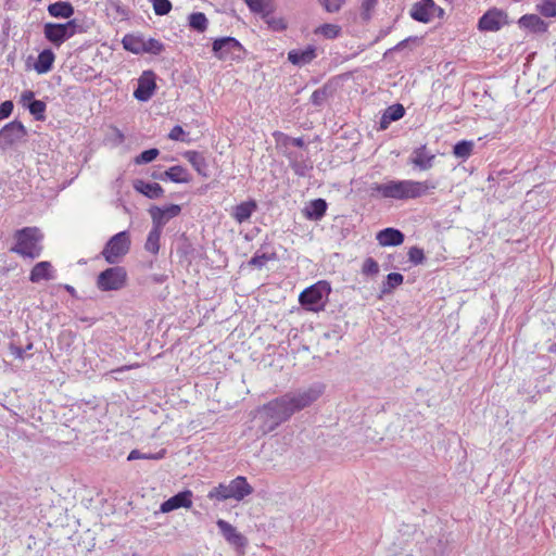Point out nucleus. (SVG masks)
<instances>
[{
	"instance_id": "1",
	"label": "nucleus",
	"mask_w": 556,
	"mask_h": 556,
	"mask_svg": "<svg viewBox=\"0 0 556 556\" xmlns=\"http://www.w3.org/2000/svg\"><path fill=\"white\" fill-rule=\"evenodd\" d=\"M325 392V386L316 382L307 389L288 392L276 397L258 408L264 417L262 430L264 433L274 431L282 422L316 402Z\"/></svg>"
},
{
	"instance_id": "2",
	"label": "nucleus",
	"mask_w": 556,
	"mask_h": 556,
	"mask_svg": "<svg viewBox=\"0 0 556 556\" xmlns=\"http://www.w3.org/2000/svg\"><path fill=\"white\" fill-rule=\"evenodd\" d=\"M437 187L438 181L433 179L424 181L389 180L386 184L372 182L368 191L371 198L406 201L426 195Z\"/></svg>"
},
{
	"instance_id": "3",
	"label": "nucleus",
	"mask_w": 556,
	"mask_h": 556,
	"mask_svg": "<svg viewBox=\"0 0 556 556\" xmlns=\"http://www.w3.org/2000/svg\"><path fill=\"white\" fill-rule=\"evenodd\" d=\"M13 238L15 243L10 248V252L30 260H35L41 255L43 251V233L38 227L27 226L17 229Z\"/></svg>"
},
{
	"instance_id": "4",
	"label": "nucleus",
	"mask_w": 556,
	"mask_h": 556,
	"mask_svg": "<svg viewBox=\"0 0 556 556\" xmlns=\"http://www.w3.org/2000/svg\"><path fill=\"white\" fill-rule=\"evenodd\" d=\"M254 489L248 482L247 478L243 476H238L232 479L229 484L219 483L217 486H214L207 494L210 500H217L219 502L226 500H236L238 502L242 501L244 497L251 495Z\"/></svg>"
},
{
	"instance_id": "5",
	"label": "nucleus",
	"mask_w": 556,
	"mask_h": 556,
	"mask_svg": "<svg viewBox=\"0 0 556 556\" xmlns=\"http://www.w3.org/2000/svg\"><path fill=\"white\" fill-rule=\"evenodd\" d=\"M331 286L326 280H320L304 289L299 295L301 306L311 312H319L325 308Z\"/></svg>"
},
{
	"instance_id": "6",
	"label": "nucleus",
	"mask_w": 556,
	"mask_h": 556,
	"mask_svg": "<svg viewBox=\"0 0 556 556\" xmlns=\"http://www.w3.org/2000/svg\"><path fill=\"white\" fill-rule=\"evenodd\" d=\"M130 247V233L128 230H123L106 241L100 254L108 264L116 265L129 253Z\"/></svg>"
},
{
	"instance_id": "7",
	"label": "nucleus",
	"mask_w": 556,
	"mask_h": 556,
	"mask_svg": "<svg viewBox=\"0 0 556 556\" xmlns=\"http://www.w3.org/2000/svg\"><path fill=\"white\" fill-rule=\"evenodd\" d=\"M212 52L220 61H242L247 54L245 48L235 37H218L212 42Z\"/></svg>"
},
{
	"instance_id": "8",
	"label": "nucleus",
	"mask_w": 556,
	"mask_h": 556,
	"mask_svg": "<svg viewBox=\"0 0 556 556\" xmlns=\"http://www.w3.org/2000/svg\"><path fill=\"white\" fill-rule=\"evenodd\" d=\"M127 281L128 274L126 268L116 265L100 271L96 280V286L103 292L118 291L127 286Z\"/></svg>"
},
{
	"instance_id": "9",
	"label": "nucleus",
	"mask_w": 556,
	"mask_h": 556,
	"mask_svg": "<svg viewBox=\"0 0 556 556\" xmlns=\"http://www.w3.org/2000/svg\"><path fill=\"white\" fill-rule=\"evenodd\" d=\"M511 21L508 14L498 8H491L478 20L477 28L480 31H498L503 26L509 25Z\"/></svg>"
},
{
	"instance_id": "10",
	"label": "nucleus",
	"mask_w": 556,
	"mask_h": 556,
	"mask_svg": "<svg viewBox=\"0 0 556 556\" xmlns=\"http://www.w3.org/2000/svg\"><path fill=\"white\" fill-rule=\"evenodd\" d=\"M27 134V128L18 119L5 124L0 129V149L7 150L12 148L16 142L24 139Z\"/></svg>"
},
{
	"instance_id": "11",
	"label": "nucleus",
	"mask_w": 556,
	"mask_h": 556,
	"mask_svg": "<svg viewBox=\"0 0 556 556\" xmlns=\"http://www.w3.org/2000/svg\"><path fill=\"white\" fill-rule=\"evenodd\" d=\"M152 226L163 230L164 226L172 219L177 217L181 213V206L178 204H167L162 207L152 205L148 210Z\"/></svg>"
},
{
	"instance_id": "12",
	"label": "nucleus",
	"mask_w": 556,
	"mask_h": 556,
	"mask_svg": "<svg viewBox=\"0 0 556 556\" xmlns=\"http://www.w3.org/2000/svg\"><path fill=\"white\" fill-rule=\"evenodd\" d=\"M156 75L152 70L144 71L138 79L134 97L142 102L149 101L156 91Z\"/></svg>"
},
{
	"instance_id": "13",
	"label": "nucleus",
	"mask_w": 556,
	"mask_h": 556,
	"mask_svg": "<svg viewBox=\"0 0 556 556\" xmlns=\"http://www.w3.org/2000/svg\"><path fill=\"white\" fill-rule=\"evenodd\" d=\"M45 38L54 47H61L65 41L72 38L70 30L65 23L48 22L43 25Z\"/></svg>"
},
{
	"instance_id": "14",
	"label": "nucleus",
	"mask_w": 556,
	"mask_h": 556,
	"mask_svg": "<svg viewBox=\"0 0 556 556\" xmlns=\"http://www.w3.org/2000/svg\"><path fill=\"white\" fill-rule=\"evenodd\" d=\"M216 526L219 529L224 539L232 545L236 549L242 551L248 545V539L237 529L224 519H218Z\"/></svg>"
},
{
	"instance_id": "15",
	"label": "nucleus",
	"mask_w": 556,
	"mask_h": 556,
	"mask_svg": "<svg viewBox=\"0 0 556 556\" xmlns=\"http://www.w3.org/2000/svg\"><path fill=\"white\" fill-rule=\"evenodd\" d=\"M435 154L432 153L427 144H421L413 150L408 163L419 170H429L433 167Z\"/></svg>"
},
{
	"instance_id": "16",
	"label": "nucleus",
	"mask_w": 556,
	"mask_h": 556,
	"mask_svg": "<svg viewBox=\"0 0 556 556\" xmlns=\"http://www.w3.org/2000/svg\"><path fill=\"white\" fill-rule=\"evenodd\" d=\"M21 103L29 111L35 121H46L47 104L45 101L36 99L34 91L25 90L21 96Z\"/></svg>"
},
{
	"instance_id": "17",
	"label": "nucleus",
	"mask_w": 556,
	"mask_h": 556,
	"mask_svg": "<svg viewBox=\"0 0 556 556\" xmlns=\"http://www.w3.org/2000/svg\"><path fill=\"white\" fill-rule=\"evenodd\" d=\"M192 491L186 489L164 501L160 506V513L166 514L178 508H190L192 506Z\"/></svg>"
},
{
	"instance_id": "18",
	"label": "nucleus",
	"mask_w": 556,
	"mask_h": 556,
	"mask_svg": "<svg viewBox=\"0 0 556 556\" xmlns=\"http://www.w3.org/2000/svg\"><path fill=\"white\" fill-rule=\"evenodd\" d=\"M439 10L443 12L441 8H438L433 0H420L416 2L410 9V16L413 20L420 23H429L433 17V11Z\"/></svg>"
},
{
	"instance_id": "19",
	"label": "nucleus",
	"mask_w": 556,
	"mask_h": 556,
	"mask_svg": "<svg viewBox=\"0 0 556 556\" xmlns=\"http://www.w3.org/2000/svg\"><path fill=\"white\" fill-rule=\"evenodd\" d=\"M519 28L532 34L542 35L548 31L549 24L538 14H525L518 21Z\"/></svg>"
},
{
	"instance_id": "20",
	"label": "nucleus",
	"mask_w": 556,
	"mask_h": 556,
	"mask_svg": "<svg viewBox=\"0 0 556 556\" xmlns=\"http://www.w3.org/2000/svg\"><path fill=\"white\" fill-rule=\"evenodd\" d=\"M317 58V48L308 45L304 49H292L288 52V61L294 66L302 67Z\"/></svg>"
},
{
	"instance_id": "21",
	"label": "nucleus",
	"mask_w": 556,
	"mask_h": 556,
	"mask_svg": "<svg viewBox=\"0 0 556 556\" xmlns=\"http://www.w3.org/2000/svg\"><path fill=\"white\" fill-rule=\"evenodd\" d=\"M376 240L381 247H399L405 240V235L397 228L387 227L376 233Z\"/></svg>"
},
{
	"instance_id": "22",
	"label": "nucleus",
	"mask_w": 556,
	"mask_h": 556,
	"mask_svg": "<svg viewBox=\"0 0 556 556\" xmlns=\"http://www.w3.org/2000/svg\"><path fill=\"white\" fill-rule=\"evenodd\" d=\"M132 188L136 192L151 200H156L164 195V189L157 182L146 181L143 179H135L132 181Z\"/></svg>"
},
{
	"instance_id": "23",
	"label": "nucleus",
	"mask_w": 556,
	"mask_h": 556,
	"mask_svg": "<svg viewBox=\"0 0 556 556\" xmlns=\"http://www.w3.org/2000/svg\"><path fill=\"white\" fill-rule=\"evenodd\" d=\"M182 155L201 177L208 178L211 176L207 160L202 152L190 150Z\"/></svg>"
},
{
	"instance_id": "24",
	"label": "nucleus",
	"mask_w": 556,
	"mask_h": 556,
	"mask_svg": "<svg viewBox=\"0 0 556 556\" xmlns=\"http://www.w3.org/2000/svg\"><path fill=\"white\" fill-rule=\"evenodd\" d=\"M328 203L325 199L318 198L309 201L302 210L304 217L308 220H320L327 213Z\"/></svg>"
},
{
	"instance_id": "25",
	"label": "nucleus",
	"mask_w": 556,
	"mask_h": 556,
	"mask_svg": "<svg viewBox=\"0 0 556 556\" xmlns=\"http://www.w3.org/2000/svg\"><path fill=\"white\" fill-rule=\"evenodd\" d=\"M177 247L176 251L180 257V262H187L191 264L192 260L195 257V248L191 239L187 236L186 232L180 233L177 237Z\"/></svg>"
},
{
	"instance_id": "26",
	"label": "nucleus",
	"mask_w": 556,
	"mask_h": 556,
	"mask_svg": "<svg viewBox=\"0 0 556 556\" xmlns=\"http://www.w3.org/2000/svg\"><path fill=\"white\" fill-rule=\"evenodd\" d=\"M54 278V269L49 261H41L34 265L29 273V281L38 283L41 280H51Z\"/></svg>"
},
{
	"instance_id": "27",
	"label": "nucleus",
	"mask_w": 556,
	"mask_h": 556,
	"mask_svg": "<svg viewBox=\"0 0 556 556\" xmlns=\"http://www.w3.org/2000/svg\"><path fill=\"white\" fill-rule=\"evenodd\" d=\"M405 115V108L401 103H394L388 106L380 118L379 130H386L391 123L401 119Z\"/></svg>"
},
{
	"instance_id": "28",
	"label": "nucleus",
	"mask_w": 556,
	"mask_h": 556,
	"mask_svg": "<svg viewBox=\"0 0 556 556\" xmlns=\"http://www.w3.org/2000/svg\"><path fill=\"white\" fill-rule=\"evenodd\" d=\"M256 210L257 202L253 199H250L233 206L231 211V216L236 222L242 224L249 220Z\"/></svg>"
},
{
	"instance_id": "29",
	"label": "nucleus",
	"mask_w": 556,
	"mask_h": 556,
	"mask_svg": "<svg viewBox=\"0 0 556 556\" xmlns=\"http://www.w3.org/2000/svg\"><path fill=\"white\" fill-rule=\"evenodd\" d=\"M55 54L50 48H46L39 52L33 67L38 74H46L53 68Z\"/></svg>"
},
{
	"instance_id": "30",
	"label": "nucleus",
	"mask_w": 556,
	"mask_h": 556,
	"mask_svg": "<svg viewBox=\"0 0 556 556\" xmlns=\"http://www.w3.org/2000/svg\"><path fill=\"white\" fill-rule=\"evenodd\" d=\"M47 10L50 16L63 20L71 18L75 13V9L70 1H56L50 3Z\"/></svg>"
},
{
	"instance_id": "31",
	"label": "nucleus",
	"mask_w": 556,
	"mask_h": 556,
	"mask_svg": "<svg viewBox=\"0 0 556 556\" xmlns=\"http://www.w3.org/2000/svg\"><path fill=\"white\" fill-rule=\"evenodd\" d=\"M250 11L261 15L262 20L269 17L275 11L274 0H243Z\"/></svg>"
},
{
	"instance_id": "32",
	"label": "nucleus",
	"mask_w": 556,
	"mask_h": 556,
	"mask_svg": "<svg viewBox=\"0 0 556 556\" xmlns=\"http://www.w3.org/2000/svg\"><path fill=\"white\" fill-rule=\"evenodd\" d=\"M164 176L167 177V180L175 184H189L192 181V175L181 165L170 166L164 170Z\"/></svg>"
},
{
	"instance_id": "33",
	"label": "nucleus",
	"mask_w": 556,
	"mask_h": 556,
	"mask_svg": "<svg viewBox=\"0 0 556 556\" xmlns=\"http://www.w3.org/2000/svg\"><path fill=\"white\" fill-rule=\"evenodd\" d=\"M143 35L142 34H126L122 39L123 48L134 54H142L143 49Z\"/></svg>"
},
{
	"instance_id": "34",
	"label": "nucleus",
	"mask_w": 556,
	"mask_h": 556,
	"mask_svg": "<svg viewBox=\"0 0 556 556\" xmlns=\"http://www.w3.org/2000/svg\"><path fill=\"white\" fill-rule=\"evenodd\" d=\"M404 282V276L400 273H390L380 286L379 299L383 295L391 294L397 287Z\"/></svg>"
},
{
	"instance_id": "35",
	"label": "nucleus",
	"mask_w": 556,
	"mask_h": 556,
	"mask_svg": "<svg viewBox=\"0 0 556 556\" xmlns=\"http://www.w3.org/2000/svg\"><path fill=\"white\" fill-rule=\"evenodd\" d=\"M188 27L193 31L202 34L208 27V20L203 12H193L188 16Z\"/></svg>"
},
{
	"instance_id": "36",
	"label": "nucleus",
	"mask_w": 556,
	"mask_h": 556,
	"mask_svg": "<svg viewBox=\"0 0 556 556\" xmlns=\"http://www.w3.org/2000/svg\"><path fill=\"white\" fill-rule=\"evenodd\" d=\"M277 258H278V255L275 251H271V252L266 251V252L261 253V250H258L249 260L248 265L251 267L262 269L267 262L276 261Z\"/></svg>"
},
{
	"instance_id": "37",
	"label": "nucleus",
	"mask_w": 556,
	"mask_h": 556,
	"mask_svg": "<svg viewBox=\"0 0 556 556\" xmlns=\"http://www.w3.org/2000/svg\"><path fill=\"white\" fill-rule=\"evenodd\" d=\"M162 231H163L162 229L152 226L151 230L148 233L146 243H144L146 251H148L154 255H156L159 253L160 239L162 236Z\"/></svg>"
},
{
	"instance_id": "38",
	"label": "nucleus",
	"mask_w": 556,
	"mask_h": 556,
	"mask_svg": "<svg viewBox=\"0 0 556 556\" xmlns=\"http://www.w3.org/2000/svg\"><path fill=\"white\" fill-rule=\"evenodd\" d=\"M333 88L327 83L323 87L316 89L311 96V102L315 106H323L326 100L332 96Z\"/></svg>"
},
{
	"instance_id": "39",
	"label": "nucleus",
	"mask_w": 556,
	"mask_h": 556,
	"mask_svg": "<svg viewBox=\"0 0 556 556\" xmlns=\"http://www.w3.org/2000/svg\"><path fill=\"white\" fill-rule=\"evenodd\" d=\"M473 147V141L460 140L453 146V155L455 157L466 160L471 155Z\"/></svg>"
},
{
	"instance_id": "40",
	"label": "nucleus",
	"mask_w": 556,
	"mask_h": 556,
	"mask_svg": "<svg viewBox=\"0 0 556 556\" xmlns=\"http://www.w3.org/2000/svg\"><path fill=\"white\" fill-rule=\"evenodd\" d=\"M341 26L337 24L325 23L317 28H315L314 34L320 35L327 39H334L341 35Z\"/></svg>"
},
{
	"instance_id": "41",
	"label": "nucleus",
	"mask_w": 556,
	"mask_h": 556,
	"mask_svg": "<svg viewBox=\"0 0 556 556\" xmlns=\"http://www.w3.org/2000/svg\"><path fill=\"white\" fill-rule=\"evenodd\" d=\"M535 10L544 17H556V0H543L535 5Z\"/></svg>"
},
{
	"instance_id": "42",
	"label": "nucleus",
	"mask_w": 556,
	"mask_h": 556,
	"mask_svg": "<svg viewBox=\"0 0 556 556\" xmlns=\"http://www.w3.org/2000/svg\"><path fill=\"white\" fill-rule=\"evenodd\" d=\"M160 155V150L157 148H150L148 150L139 153L135 159L134 163L136 165L149 164L153 162Z\"/></svg>"
},
{
	"instance_id": "43",
	"label": "nucleus",
	"mask_w": 556,
	"mask_h": 556,
	"mask_svg": "<svg viewBox=\"0 0 556 556\" xmlns=\"http://www.w3.org/2000/svg\"><path fill=\"white\" fill-rule=\"evenodd\" d=\"M290 167L293 173L299 177H306L308 172L313 169V165L305 160H292L290 161Z\"/></svg>"
},
{
	"instance_id": "44",
	"label": "nucleus",
	"mask_w": 556,
	"mask_h": 556,
	"mask_svg": "<svg viewBox=\"0 0 556 556\" xmlns=\"http://www.w3.org/2000/svg\"><path fill=\"white\" fill-rule=\"evenodd\" d=\"M143 53L159 55L165 50V45L155 38H149L148 40L143 38Z\"/></svg>"
},
{
	"instance_id": "45",
	"label": "nucleus",
	"mask_w": 556,
	"mask_h": 556,
	"mask_svg": "<svg viewBox=\"0 0 556 556\" xmlns=\"http://www.w3.org/2000/svg\"><path fill=\"white\" fill-rule=\"evenodd\" d=\"M268 28H270L274 31H283L288 27V23L286 20L281 16H273V14H269V17L263 20Z\"/></svg>"
},
{
	"instance_id": "46",
	"label": "nucleus",
	"mask_w": 556,
	"mask_h": 556,
	"mask_svg": "<svg viewBox=\"0 0 556 556\" xmlns=\"http://www.w3.org/2000/svg\"><path fill=\"white\" fill-rule=\"evenodd\" d=\"M420 41H421V38H419L417 36H409V37L405 38L404 40L400 41L399 43H396L394 47L388 49L384 52L383 58L387 59L393 52H397V51L404 50L405 48L408 47L409 43H417V42H420Z\"/></svg>"
},
{
	"instance_id": "47",
	"label": "nucleus",
	"mask_w": 556,
	"mask_h": 556,
	"mask_svg": "<svg viewBox=\"0 0 556 556\" xmlns=\"http://www.w3.org/2000/svg\"><path fill=\"white\" fill-rule=\"evenodd\" d=\"M362 273L365 276L374 277L379 274V265L372 257H367L362 266Z\"/></svg>"
},
{
	"instance_id": "48",
	"label": "nucleus",
	"mask_w": 556,
	"mask_h": 556,
	"mask_svg": "<svg viewBox=\"0 0 556 556\" xmlns=\"http://www.w3.org/2000/svg\"><path fill=\"white\" fill-rule=\"evenodd\" d=\"M408 261L414 265H420L426 261L425 252L419 247H412L408 250Z\"/></svg>"
},
{
	"instance_id": "49",
	"label": "nucleus",
	"mask_w": 556,
	"mask_h": 556,
	"mask_svg": "<svg viewBox=\"0 0 556 556\" xmlns=\"http://www.w3.org/2000/svg\"><path fill=\"white\" fill-rule=\"evenodd\" d=\"M346 0H318L323 9L328 13H337L341 10Z\"/></svg>"
},
{
	"instance_id": "50",
	"label": "nucleus",
	"mask_w": 556,
	"mask_h": 556,
	"mask_svg": "<svg viewBox=\"0 0 556 556\" xmlns=\"http://www.w3.org/2000/svg\"><path fill=\"white\" fill-rule=\"evenodd\" d=\"M378 4V0H363L361 7V17L363 21L367 22L371 18V13Z\"/></svg>"
},
{
	"instance_id": "51",
	"label": "nucleus",
	"mask_w": 556,
	"mask_h": 556,
	"mask_svg": "<svg viewBox=\"0 0 556 556\" xmlns=\"http://www.w3.org/2000/svg\"><path fill=\"white\" fill-rule=\"evenodd\" d=\"M186 131L180 125H175L168 134V138L174 141L188 142L189 139H186Z\"/></svg>"
},
{
	"instance_id": "52",
	"label": "nucleus",
	"mask_w": 556,
	"mask_h": 556,
	"mask_svg": "<svg viewBox=\"0 0 556 556\" xmlns=\"http://www.w3.org/2000/svg\"><path fill=\"white\" fill-rule=\"evenodd\" d=\"M14 110V103L12 100H5L0 104V122L9 118Z\"/></svg>"
},
{
	"instance_id": "53",
	"label": "nucleus",
	"mask_w": 556,
	"mask_h": 556,
	"mask_svg": "<svg viewBox=\"0 0 556 556\" xmlns=\"http://www.w3.org/2000/svg\"><path fill=\"white\" fill-rule=\"evenodd\" d=\"M10 352L14 355L17 359H24L26 357L25 350H23V346L15 343L14 341H11L9 344Z\"/></svg>"
},
{
	"instance_id": "54",
	"label": "nucleus",
	"mask_w": 556,
	"mask_h": 556,
	"mask_svg": "<svg viewBox=\"0 0 556 556\" xmlns=\"http://www.w3.org/2000/svg\"><path fill=\"white\" fill-rule=\"evenodd\" d=\"M273 137L277 144L288 146L291 144L292 141V137L278 130L273 132Z\"/></svg>"
},
{
	"instance_id": "55",
	"label": "nucleus",
	"mask_w": 556,
	"mask_h": 556,
	"mask_svg": "<svg viewBox=\"0 0 556 556\" xmlns=\"http://www.w3.org/2000/svg\"><path fill=\"white\" fill-rule=\"evenodd\" d=\"M93 26V22L89 21L88 18H79V27H78V34H86L90 30V28Z\"/></svg>"
},
{
	"instance_id": "56",
	"label": "nucleus",
	"mask_w": 556,
	"mask_h": 556,
	"mask_svg": "<svg viewBox=\"0 0 556 556\" xmlns=\"http://www.w3.org/2000/svg\"><path fill=\"white\" fill-rule=\"evenodd\" d=\"M66 25H67V28H68L72 37L75 36L76 34H78V27H79V18L78 17L68 18V21L66 22Z\"/></svg>"
},
{
	"instance_id": "57",
	"label": "nucleus",
	"mask_w": 556,
	"mask_h": 556,
	"mask_svg": "<svg viewBox=\"0 0 556 556\" xmlns=\"http://www.w3.org/2000/svg\"><path fill=\"white\" fill-rule=\"evenodd\" d=\"M166 453L165 448H162L157 453H143V459H162L165 457Z\"/></svg>"
},
{
	"instance_id": "58",
	"label": "nucleus",
	"mask_w": 556,
	"mask_h": 556,
	"mask_svg": "<svg viewBox=\"0 0 556 556\" xmlns=\"http://www.w3.org/2000/svg\"><path fill=\"white\" fill-rule=\"evenodd\" d=\"M392 30V26H388L386 28H381L377 35V37L375 38V40L371 42V45H375L377 43L378 41H380L382 38L387 37Z\"/></svg>"
},
{
	"instance_id": "59",
	"label": "nucleus",
	"mask_w": 556,
	"mask_h": 556,
	"mask_svg": "<svg viewBox=\"0 0 556 556\" xmlns=\"http://www.w3.org/2000/svg\"><path fill=\"white\" fill-rule=\"evenodd\" d=\"M168 279V276L165 274H153L150 276V280L154 283L162 285Z\"/></svg>"
},
{
	"instance_id": "60",
	"label": "nucleus",
	"mask_w": 556,
	"mask_h": 556,
	"mask_svg": "<svg viewBox=\"0 0 556 556\" xmlns=\"http://www.w3.org/2000/svg\"><path fill=\"white\" fill-rule=\"evenodd\" d=\"M150 177L155 179V180H162V181H165L167 180V177L164 176V170L161 172L160 169H154L151 174H150Z\"/></svg>"
},
{
	"instance_id": "61",
	"label": "nucleus",
	"mask_w": 556,
	"mask_h": 556,
	"mask_svg": "<svg viewBox=\"0 0 556 556\" xmlns=\"http://www.w3.org/2000/svg\"><path fill=\"white\" fill-rule=\"evenodd\" d=\"M135 459H143V453H141L139 450H132L128 454L127 460H135Z\"/></svg>"
},
{
	"instance_id": "62",
	"label": "nucleus",
	"mask_w": 556,
	"mask_h": 556,
	"mask_svg": "<svg viewBox=\"0 0 556 556\" xmlns=\"http://www.w3.org/2000/svg\"><path fill=\"white\" fill-rule=\"evenodd\" d=\"M291 144L298 148H305V142L302 137L292 138Z\"/></svg>"
},
{
	"instance_id": "63",
	"label": "nucleus",
	"mask_w": 556,
	"mask_h": 556,
	"mask_svg": "<svg viewBox=\"0 0 556 556\" xmlns=\"http://www.w3.org/2000/svg\"><path fill=\"white\" fill-rule=\"evenodd\" d=\"M114 8H115L116 12L119 13L122 16L128 15V11L124 7H122L119 3H115Z\"/></svg>"
},
{
	"instance_id": "64",
	"label": "nucleus",
	"mask_w": 556,
	"mask_h": 556,
	"mask_svg": "<svg viewBox=\"0 0 556 556\" xmlns=\"http://www.w3.org/2000/svg\"><path fill=\"white\" fill-rule=\"evenodd\" d=\"M63 288H64V290H66L71 294V296L77 298V292H76V290H75V288L73 286L64 285Z\"/></svg>"
}]
</instances>
